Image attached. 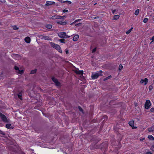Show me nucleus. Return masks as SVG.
<instances>
[{
	"label": "nucleus",
	"instance_id": "nucleus-45",
	"mask_svg": "<svg viewBox=\"0 0 154 154\" xmlns=\"http://www.w3.org/2000/svg\"><path fill=\"white\" fill-rule=\"evenodd\" d=\"M67 2L68 3V4H70L71 3V2L70 1H67Z\"/></svg>",
	"mask_w": 154,
	"mask_h": 154
},
{
	"label": "nucleus",
	"instance_id": "nucleus-6",
	"mask_svg": "<svg viewBox=\"0 0 154 154\" xmlns=\"http://www.w3.org/2000/svg\"><path fill=\"white\" fill-rule=\"evenodd\" d=\"M52 80L55 83L56 85L57 86H59L60 85V83L58 82V80L54 77H52L51 78Z\"/></svg>",
	"mask_w": 154,
	"mask_h": 154
},
{
	"label": "nucleus",
	"instance_id": "nucleus-50",
	"mask_svg": "<svg viewBox=\"0 0 154 154\" xmlns=\"http://www.w3.org/2000/svg\"><path fill=\"white\" fill-rule=\"evenodd\" d=\"M144 139V138H143V139H140V141H143Z\"/></svg>",
	"mask_w": 154,
	"mask_h": 154
},
{
	"label": "nucleus",
	"instance_id": "nucleus-35",
	"mask_svg": "<svg viewBox=\"0 0 154 154\" xmlns=\"http://www.w3.org/2000/svg\"><path fill=\"white\" fill-rule=\"evenodd\" d=\"M18 97L19 99H20V100H22V96L21 95H20V94H18Z\"/></svg>",
	"mask_w": 154,
	"mask_h": 154
},
{
	"label": "nucleus",
	"instance_id": "nucleus-7",
	"mask_svg": "<svg viewBox=\"0 0 154 154\" xmlns=\"http://www.w3.org/2000/svg\"><path fill=\"white\" fill-rule=\"evenodd\" d=\"M12 56L16 60H19L21 58L20 56L18 54H12Z\"/></svg>",
	"mask_w": 154,
	"mask_h": 154
},
{
	"label": "nucleus",
	"instance_id": "nucleus-26",
	"mask_svg": "<svg viewBox=\"0 0 154 154\" xmlns=\"http://www.w3.org/2000/svg\"><path fill=\"white\" fill-rule=\"evenodd\" d=\"M36 69L32 70L30 72L31 74H34L36 72Z\"/></svg>",
	"mask_w": 154,
	"mask_h": 154
},
{
	"label": "nucleus",
	"instance_id": "nucleus-33",
	"mask_svg": "<svg viewBox=\"0 0 154 154\" xmlns=\"http://www.w3.org/2000/svg\"><path fill=\"white\" fill-rule=\"evenodd\" d=\"M44 36H44L43 35H39V37L41 39H44Z\"/></svg>",
	"mask_w": 154,
	"mask_h": 154
},
{
	"label": "nucleus",
	"instance_id": "nucleus-14",
	"mask_svg": "<svg viewBox=\"0 0 154 154\" xmlns=\"http://www.w3.org/2000/svg\"><path fill=\"white\" fill-rule=\"evenodd\" d=\"M79 38V35H75L73 38V40L74 41H77Z\"/></svg>",
	"mask_w": 154,
	"mask_h": 154
},
{
	"label": "nucleus",
	"instance_id": "nucleus-2",
	"mask_svg": "<svg viewBox=\"0 0 154 154\" xmlns=\"http://www.w3.org/2000/svg\"><path fill=\"white\" fill-rule=\"evenodd\" d=\"M50 43L51 46L54 48L55 49L57 50L59 52L62 53V50L61 49L60 46L57 44H56L53 42H50Z\"/></svg>",
	"mask_w": 154,
	"mask_h": 154
},
{
	"label": "nucleus",
	"instance_id": "nucleus-44",
	"mask_svg": "<svg viewBox=\"0 0 154 154\" xmlns=\"http://www.w3.org/2000/svg\"><path fill=\"white\" fill-rule=\"evenodd\" d=\"M146 154H152V153L150 152H146Z\"/></svg>",
	"mask_w": 154,
	"mask_h": 154
},
{
	"label": "nucleus",
	"instance_id": "nucleus-13",
	"mask_svg": "<svg viewBox=\"0 0 154 154\" xmlns=\"http://www.w3.org/2000/svg\"><path fill=\"white\" fill-rule=\"evenodd\" d=\"M75 72L78 74L82 75L83 74V71L82 70H76Z\"/></svg>",
	"mask_w": 154,
	"mask_h": 154
},
{
	"label": "nucleus",
	"instance_id": "nucleus-23",
	"mask_svg": "<svg viewBox=\"0 0 154 154\" xmlns=\"http://www.w3.org/2000/svg\"><path fill=\"white\" fill-rule=\"evenodd\" d=\"M58 41L61 43H64L65 42V40L63 38L59 39Z\"/></svg>",
	"mask_w": 154,
	"mask_h": 154
},
{
	"label": "nucleus",
	"instance_id": "nucleus-36",
	"mask_svg": "<svg viewBox=\"0 0 154 154\" xmlns=\"http://www.w3.org/2000/svg\"><path fill=\"white\" fill-rule=\"evenodd\" d=\"M151 149L153 152H154V145H153L151 146Z\"/></svg>",
	"mask_w": 154,
	"mask_h": 154
},
{
	"label": "nucleus",
	"instance_id": "nucleus-10",
	"mask_svg": "<svg viewBox=\"0 0 154 154\" xmlns=\"http://www.w3.org/2000/svg\"><path fill=\"white\" fill-rule=\"evenodd\" d=\"M55 2H54L47 1L45 4V5L47 6H49L54 4Z\"/></svg>",
	"mask_w": 154,
	"mask_h": 154
},
{
	"label": "nucleus",
	"instance_id": "nucleus-16",
	"mask_svg": "<svg viewBox=\"0 0 154 154\" xmlns=\"http://www.w3.org/2000/svg\"><path fill=\"white\" fill-rule=\"evenodd\" d=\"M45 40L51 41L52 39L49 36H45L44 37V39Z\"/></svg>",
	"mask_w": 154,
	"mask_h": 154
},
{
	"label": "nucleus",
	"instance_id": "nucleus-46",
	"mask_svg": "<svg viewBox=\"0 0 154 154\" xmlns=\"http://www.w3.org/2000/svg\"><path fill=\"white\" fill-rule=\"evenodd\" d=\"M116 10H112V13L113 14H114L115 13V12H116Z\"/></svg>",
	"mask_w": 154,
	"mask_h": 154
},
{
	"label": "nucleus",
	"instance_id": "nucleus-8",
	"mask_svg": "<svg viewBox=\"0 0 154 154\" xmlns=\"http://www.w3.org/2000/svg\"><path fill=\"white\" fill-rule=\"evenodd\" d=\"M148 82V80L147 78H145L144 79H142L140 81V83L142 84L144 83L145 85H146Z\"/></svg>",
	"mask_w": 154,
	"mask_h": 154
},
{
	"label": "nucleus",
	"instance_id": "nucleus-15",
	"mask_svg": "<svg viewBox=\"0 0 154 154\" xmlns=\"http://www.w3.org/2000/svg\"><path fill=\"white\" fill-rule=\"evenodd\" d=\"M148 131L149 132H153L154 131V126L148 128Z\"/></svg>",
	"mask_w": 154,
	"mask_h": 154
},
{
	"label": "nucleus",
	"instance_id": "nucleus-47",
	"mask_svg": "<svg viewBox=\"0 0 154 154\" xmlns=\"http://www.w3.org/2000/svg\"><path fill=\"white\" fill-rule=\"evenodd\" d=\"M65 52H66V54H68L69 52H68V50H66V51H65Z\"/></svg>",
	"mask_w": 154,
	"mask_h": 154
},
{
	"label": "nucleus",
	"instance_id": "nucleus-25",
	"mask_svg": "<svg viewBox=\"0 0 154 154\" xmlns=\"http://www.w3.org/2000/svg\"><path fill=\"white\" fill-rule=\"evenodd\" d=\"M111 78H112V76L111 75H110V76L104 78L103 79V81H105L108 79Z\"/></svg>",
	"mask_w": 154,
	"mask_h": 154
},
{
	"label": "nucleus",
	"instance_id": "nucleus-5",
	"mask_svg": "<svg viewBox=\"0 0 154 154\" xmlns=\"http://www.w3.org/2000/svg\"><path fill=\"white\" fill-rule=\"evenodd\" d=\"M151 105V103L149 100H147L145 104V108L146 109H149Z\"/></svg>",
	"mask_w": 154,
	"mask_h": 154
},
{
	"label": "nucleus",
	"instance_id": "nucleus-27",
	"mask_svg": "<svg viewBox=\"0 0 154 154\" xmlns=\"http://www.w3.org/2000/svg\"><path fill=\"white\" fill-rule=\"evenodd\" d=\"M133 29V27H131L130 29H129L128 31L126 32V33L127 34H129L130 32H131L132 29Z\"/></svg>",
	"mask_w": 154,
	"mask_h": 154
},
{
	"label": "nucleus",
	"instance_id": "nucleus-39",
	"mask_svg": "<svg viewBox=\"0 0 154 154\" xmlns=\"http://www.w3.org/2000/svg\"><path fill=\"white\" fill-rule=\"evenodd\" d=\"M96 50V48H94L92 50V52L94 53V52Z\"/></svg>",
	"mask_w": 154,
	"mask_h": 154
},
{
	"label": "nucleus",
	"instance_id": "nucleus-40",
	"mask_svg": "<svg viewBox=\"0 0 154 154\" xmlns=\"http://www.w3.org/2000/svg\"><path fill=\"white\" fill-rule=\"evenodd\" d=\"M150 111L151 112H153L154 111V108H151L150 109Z\"/></svg>",
	"mask_w": 154,
	"mask_h": 154
},
{
	"label": "nucleus",
	"instance_id": "nucleus-22",
	"mask_svg": "<svg viewBox=\"0 0 154 154\" xmlns=\"http://www.w3.org/2000/svg\"><path fill=\"white\" fill-rule=\"evenodd\" d=\"M139 9H137L135 11V12H134V14L135 15H137L138 14H139Z\"/></svg>",
	"mask_w": 154,
	"mask_h": 154
},
{
	"label": "nucleus",
	"instance_id": "nucleus-38",
	"mask_svg": "<svg viewBox=\"0 0 154 154\" xmlns=\"http://www.w3.org/2000/svg\"><path fill=\"white\" fill-rule=\"evenodd\" d=\"M68 12V10H67L64 9L63 11V12L64 13L67 12Z\"/></svg>",
	"mask_w": 154,
	"mask_h": 154
},
{
	"label": "nucleus",
	"instance_id": "nucleus-32",
	"mask_svg": "<svg viewBox=\"0 0 154 154\" xmlns=\"http://www.w3.org/2000/svg\"><path fill=\"white\" fill-rule=\"evenodd\" d=\"M123 68V66L121 64H120L119 67V70H121Z\"/></svg>",
	"mask_w": 154,
	"mask_h": 154
},
{
	"label": "nucleus",
	"instance_id": "nucleus-12",
	"mask_svg": "<svg viewBox=\"0 0 154 154\" xmlns=\"http://www.w3.org/2000/svg\"><path fill=\"white\" fill-rule=\"evenodd\" d=\"M25 41L27 43H29L30 42V39L29 37H26L24 39Z\"/></svg>",
	"mask_w": 154,
	"mask_h": 154
},
{
	"label": "nucleus",
	"instance_id": "nucleus-20",
	"mask_svg": "<svg viewBox=\"0 0 154 154\" xmlns=\"http://www.w3.org/2000/svg\"><path fill=\"white\" fill-rule=\"evenodd\" d=\"M58 18H59L58 16H57V15L51 17V19L53 20L58 19Z\"/></svg>",
	"mask_w": 154,
	"mask_h": 154
},
{
	"label": "nucleus",
	"instance_id": "nucleus-51",
	"mask_svg": "<svg viewBox=\"0 0 154 154\" xmlns=\"http://www.w3.org/2000/svg\"><path fill=\"white\" fill-rule=\"evenodd\" d=\"M67 2V1H63V3H65V2Z\"/></svg>",
	"mask_w": 154,
	"mask_h": 154
},
{
	"label": "nucleus",
	"instance_id": "nucleus-9",
	"mask_svg": "<svg viewBox=\"0 0 154 154\" xmlns=\"http://www.w3.org/2000/svg\"><path fill=\"white\" fill-rule=\"evenodd\" d=\"M129 124L132 127V128L133 129L136 128H137V127H134V122L133 120L130 121L129 122Z\"/></svg>",
	"mask_w": 154,
	"mask_h": 154
},
{
	"label": "nucleus",
	"instance_id": "nucleus-29",
	"mask_svg": "<svg viewBox=\"0 0 154 154\" xmlns=\"http://www.w3.org/2000/svg\"><path fill=\"white\" fill-rule=\"evenodd\" d=\"M14 68L15 69L17 70V72H18L19 71V68L17 66H14Z\"/></svg>",
	"mask_w": 154,
	"mask_h": 154
},
{
	"label": "nucleus",
	"instance_id": "nucleus-4",
	"mask_svg": "<svg viewBox=\"0 0 154 154\" xmlns=\"http://www.w3.org/2000/svg\"><path fill=\"white\" fill-rule=\"evenodd\" d=\"M0 117L2 121L5 122H9V120L7 119L5 116L0 112Z\"/></svg>",
	"mask_w": 154,
	"mask_h": 154
},
{
	"label": "nucleus",
	"instance_id": "nucleus-54",
	"mask_svg": "<svg viewBox=\"0 0 154 154\" xmlns=\"http://www.w3.org/2000/svg\"><path fill=\"white\" fill-rule=\"evenodd\" d=\"M152 18L154 19V16L152 17Z\"/></svg>",
	"mask_w": 154,
	"mask_h": 154
},
{
	"label": "nucleus",
	"instance_id": "nucleus-17",
	"mask_svg": "<svg viewBox=\"0 0 154 154\" xmlns=\"http://www.w3.org/2000/svg\"><path fill=\"white\" fill-rule=\"evenodd\" d=\"M57 23L62 25H65L66 24V22L58 21L57 22Z\"/></svg>",
	"mask_w": 154,
	"mask_h": 154
},
{
	"label": "nucleus",
	"instance_id": "nucleus-31",
	"mask_svg": "<svg viewBox=\"0 0 154 154\" xmlns=\"http://www.w3.org/2000/svg\"><path fill=\"white\" fill-rule=\"evenodd\" d=\"M65 16H58V19H63L65 17Z\"/></svg>",
	"mask_w": 154,
	"mask_h": 154
},
{
	"label": "nucleus",
	"instance_id": "nucleus-30",
	"mask_svg": "<svg viewBox=\"0 0 154 154\" xmlns=\"http://www.w3.org/2000/svg\"><path fill=\"white\" fill-rule=\"evenodd\" d=\"M148 20V18H145L143 20V22L144 23H146Z\"/></svg>",
	"mask_w": 154,
	"mask_h": 154
},
{
	"label": "nucleus",
	"instance_id": "nucleus-3",
	"mask_svg": "<svg viewBox=\"0 0 154 154\" xmlns=\"http://www.w3.org/2000/svg\"><path fill=\"white\" fill-rule=\"evenodd\" d=\"M58 36L60 38H67L70 37L72 36V35H68L66 34V33L64 32H61L58 33Z\"/></svg>",
	"mask_w": 154,
	"mask_h": 154
},
{
	"label": "nucleus",
	"instance_id": "nucleus-11",
	"mask_svg": "<svg viewBox=\"0 0 154 154\" xmlns=\"http://www.w3.org/2000/svg\"><path fill=\"white\" fill-rule=\"evenodd\" d=\"M6 127L9 129H12L14 128V127L11 126V124H6Z\"/></svg>",
	"mask_w": 154,
	"mask_h": 154
},
{
	"label": "nucleus",
	"instance_id": "nucleus-53",
	"mask_svg": "<svg viewBox=\"0 0 154 154\" xmlns=\"http://www.w3.org/2000/svg\"><path fill=\"white\" fill-rule=\"evenodd\" d=\"M104 117H105V118H106V117H107V116H104Z\"/></svg>",
	"mask_w": 154,
	"mask_h": 154
},
{
	"label": "nucleus",
	"instance_id": "nucleus-41",
	"mask_svg": "<svg viewBox=\"0 0 154 154\" xmlns=\"http://www.w3.org/2000/svg\"><path fill=\"white\" fill-rule=\"evenodd\" d=\"M150 40H152V42L154 41V35L151 38Z\"/></svg>",
	"mask_w": 154,
	"mask_h": 154
},
{
	"label": "nucleus",
	"instance_id": "nucleus-1",
	"mask_svg": "<svg viewBox=\"0 0 154 154\" xmlns=\"http://www.w3.org/2000/svg\"><path fill=\"white\" fill-rule=\"evenodd\" d=\"M103 72L102 70H100L97 72L95 73H92L91 76L92 79H95L97 78L99 76L102 75L101 74Z\"/></svg>",
	"mask_w": 154,
	"mask_h": 154
},
{
	"label": "nucleus",
	"instance_id": "nucleus-21",
	"mask_svg": "<svg viewBox=\"0 0 154 154\" xmlns=\"http://www.w3.org/2000/svg\"><path fill=\"white\" fill-rule=\"evenodd\" d=\"M12 27L14 30H17L19 29L18 28L16 25L13 26Z\"/></svg>",
	"mask_w": 154,
	"mask_h": 154
},
{
	"label": "nucleus",
	"instance_id": "nucleus-43",
	"mask_svg": "<svg viewBox=\"0 0 154 154\" xmlns=\"http://www.w3.org/2000/svg\"><path fill=\"white\" fill-rule=\"evenodd\" d=\"M80 20H76L74 22H73L72 23H75L76 22H77L79 21Z\"/></svg>",
	"mask_w": 154,
	"mask_h": 154
},
{
	"label": "nucleus",
	"instance_id": "nucleus-52",
	"mask_svg": "<svg viewBox=\"0 0 154 154\" xmlns=\"http://www.w3.org/2000/svg\"><path fill=\"white\" fill-rule=\"evenodd\" d=\"M21 154H25V153H24V152H22Z\"/></svg>",
	"mask_w": 154,
	"mask_h": 154
},
{
	"label": "nucleus",
	"instance_id": "nucleus-19",
	"mask_svg": "<svg viewBox=\"0 0 154 154\" xmlns=\"http://www.w3.org/2000/svg\"><path fill=\"white\" fill-rule=\"evenodd\" d=\"M148 138L151 140H154V137L151 135H149L148 136Z\"/></svg>",
	"mask_w": 154,
	"mask_h": 154
},
{
	"label": "nucleus",
	"instance_id": "nucleus-55",
	"mask_svg": "<svg viewBox=\"0 0 154 154\" xmlns=\"http://www.w3.org/2000/svg\"><path fill=\"white\" fill-rule=\"evenodd\" d=\"M147 1H149V0H147Z\"/></svg>",
	"mask_w": 154,
	"mask_h": 154
},
{
	"label": "nucleus",
	"instance_id": "nucleus-49",
	"mask_svg": "<svg viewBox=\"0 0 154 154\" xmlns=\"http://www.w3.org/2000/svg\"><path fill=\"white\" fill-rule=\"evenodd\" d=\"M58 1L60 2L61 3H63V1L61 0H58Z\"/></svg>",
	"mask_w": 154,
	"mask_h": 154
},
{
	"label": "nucleus",
	"instance_id": "nucleus-42",
	"mask_svg": "<svg viewBox=\"0 0 154 154\" xmlns=\"http://www.w3.org/2000/svg\"><path fill=\"white\" fill-rule=\"evenodd\" d=\"M149 90H151L152 88V86H149Z\"/></svg>",
	"mask_w": 154,
	"mask_h": 154
},
{
	"label": "nucleus",
	"instance_id": "nucleus-56",
	"mask_svg": "<svg viewBox=\"0 0 154 154\" xmlns=\"http://www.w3.org/2000/svg\"><path fill=\"white\" fill-rule=\"evenodd\" d=\"M1 24V23H0V25Z\"/></svg>",
	"mask_w": 154,
	"mask_h": 154
},
{
	"label": "nucleus",
	"instance_id": "nucleus-37",
	"mask_svg": "<svg viewBox=\"0 0 154 154\" xmlns=\"http://www.w3.org/2000/svg\"><path fill=\"white\" fill-rule=\"evenodd\" d=\"M78 108L79 109V110L80 111H81V112L83 111V110L80 106H79Z\"/></svg>",
	"mask_w": 154,
	"mask_h": 154
},
{
	"label": "nucleus",
	"instance_id": "nucleus-34",
	"mask_svg": "<svg viewBox=\"0 0 154 154\" xmlns=\"http://www.w3.org/2000/svg\"><path fill=\"white\" fill-rule=\"evenodd\" d=\"M0 134L3 135H5V132L1 130H0Z\"/></svg>",
	"mask_w": 154,
	"mask_h": 154
},
{
	"label": "nucleus",
	"instance_id": "nucleus-28",
	"mask_svg": "<svg viewBox=\"0 0 154 154\" xmlns=\"http://www.w3.org/2000/svg\"><path fill=\"white\" fill-rule=\"evenodd\" d=\"M17 72L18 74H22L23 73V70H19V71H18V72Z\"/></svg>",
	"mask_w": 154,
	"mask_h": 154
},
{
	"label": "nucleus",
	"instance_id": "nucleus-18",
	"mask_svg": "<svg viewBox=\"0 0 154 154\" xmlns=\"http://www.w3.org/2000/svg\"><path fill=\"white\" fill-rule=\"evenodd\" d=\"M119 16L118 15H115L113 17V19L114 20H117L119 19Z\"/></svg>",
	"mask_w": 154,
	"mask_h": 154
},
{
	"label": "nucleus",
	"instance_id": "nucleus-48",
	"mask_svg": "<svg viewBox=\"0 0 154 154\" xmlns=\"http://www.w3.org/2000/svg\"><path fill=\"white\" fill-rule=\"evenodd\" d=\"M79 24H80V23L76 24H75V26H79Z\"/></svg>",
	"mask_w": 154,
	"mask_h": 154
},
{
	"label": "nucleus",
	"instance_id": "nucleus-24",
	"mask_svg": "<svg viewBox=\"0 0 154 154\" xmlns=\"http://www.w3.org/2000/svg\"><path fill=\"white\" fill-rule=\"evenodd\" d=\"M46 27L48 29H51L52 28V25L50 24H48L46 25Z\"/></svg>",
	"mask_w": 154,
	"mask_h": 154
}]
</instances>
